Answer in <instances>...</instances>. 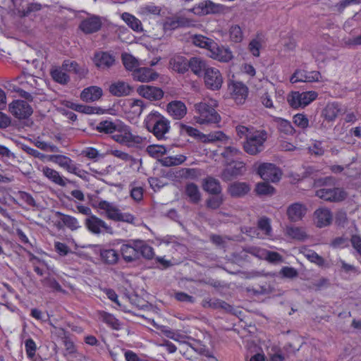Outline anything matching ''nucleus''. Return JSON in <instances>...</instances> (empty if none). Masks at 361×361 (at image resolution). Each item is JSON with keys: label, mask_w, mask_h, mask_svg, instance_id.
Returning <instances> with one entry per match:
<instances>
[{"label": "nucleus", "mask_w": 361, "mask_h": 361, "mask_svg": "<svg viewBox=\"0 0 361 361\" xmlns=\"http://www.w3.org/2000/svg\"><path fill=\"white\" fill-rule=\"evenodd\" d=\"M185 194L192 202H199L200 200V192L197 185L193 183H190L185 186Z\"/></svg>", "instance_id": "obj_40"}, {"label": "nucleus", "mask_w": 361, "mask_h": 361, "mask_svg": "<svg viewBox=\"0 0 361 361\" xmlns=\"http://www.w3.org/2000/svg\"><path fill=\"white\" fill-rule=\"evenodd\" d=\"M171 68L178 73H185L188 71L189 59L180 55H176L169 61Z\"/></svg>", "instance_id": "obj_25"}, {"label": "nucleus", "mask_w": 361, "mask_h": 361, "mask_svg": "<svg viewBox=\"0 0 361 361\" xmlns=\"http://www.w3.org/2000/svg\"><path fill=\"white\" fill-rule=\"evenodd\" d=\"M316 195L325 201L341 202L345 199L347 194L343 189L334 188L318 190Z\"/></svg>", "instance_id": "obj_10"}, {"label": "nucleus", "mask_w": 361, "mask_h": 361, "mask_svg": "<svg viewBox=\"0 0 361 361\" xmlns=\"http://www.w3.org/2000/svg\"><path fill=\"white\" fill-rule=\"evenodd\" d=\"M61 68H54L51 71V75L54 81L61 85H66L69 80L70 77Z\"/></svg>", "instance_id": "obj_41"}, {"label": "nucleus", "mask_w": 361, "mask_h": 361, "mask_svg": "<svg viewBox=\"0 0 361 361\" xmlns=\"http://www.w3.org/2000/svg\"><path fill=\"white\" fill-rule=\"evenodd\" d=\"M118 124H116L112 121L106 120L101 121L97 125L96 129L100 133H104L106 134L113 133L116 132Z\"/></svg>", "instance_id": "obj_43"}, {"label": "nucleus", "mask_w": 361, "mask_h": 361, "mask_svg": "<svg viewBox=\"0 0 361 361\" xmlns=\"http://www.w3.org/2000/svg\"><path fill=\"white\" fill-rule=\"evenodd\" d=\"M101 215L114 221L133 223L135 218L128 213H122L113 204H97Z\"/></svg>", "instance_id": "obj_4"}, {"label": "nucleus", "mask_w": 361, "mask_h": 361, "mask_svg": "<svg viewBox=\"0 0 361 361\" xmlns=\"http://www.w3.org/2000/svg\"><path fill=\"white\" fill-rule=\"evenodd\" d=\"M300 95L299 92H293L288 97V102L294 109L300 107Z\"/></svg>", "instance_id": "obj_60"}, {"label": "nucleus", "mask_w": 361, "mask_h": 361, "mask_svg": "<svg viewBox=\"0 0 361 361\" xmlns=\"http://www.w3.org/2000/svg\"><path fill=\"white\" fill-rule=\"evenodd\" d=\"M137 93L150 101L160 100L164 97L163 90L157 87L142 85L137 87Z\"/></svg>", "instance_id": "obj_13"}, {"label": "nucleus", "mask_w": 361, "mask_h": 361, "mask_svg": "<svg viewBox=\"0 0 361 361\" xmlns=\"http://www.w3.org/2000/svg\"><path fill=\"white\" fill-rule=\"evenodd\" d=\"M100 319L113 329L118 330L121 328L119 321L111 314L102 312L100 313Z\"/></svg>", "instance_id": "obj_44"}, {"label": "nucleus", "mask_w": 361, "mask_h": 361, "mask_svg": "<svg viewBox=\"0 0 361 361\" xmlns=\"http://www.w3.org/2000/svg\"><path fill=\"white\" fill-rule=\"evenodd\" d=\"M203 75L205 86L208 89L212 90L221 89L224 78L219 69L209 66Z\"/></svg>", "instance_id": "obj_7"}, {"label": "nucleus", "mask_w": 361, "mask_h": 361, "mask_svg": "<svg viewBox=\"0 0 361 361\" xmlns=\"http://www.w3.org/2000/svg\"><path fill=\"white\" fill-rule=\"evenodd\" d=\"M209 67L206 60L200 56H192L189 59L188 71L195 75L201 77Z\"/></svg>", "instance_id": "obj_19"}, {"label": "nucleus", "mask_w": 361, "mask_h": 361, "mask_svg": "<svg viewBox=\"0 0 361 361\" xmlns=\"http://www.w3.org/2000/svg\"><path fill=\"white\" fill-rule=\"evenodd\" d=\"M102 90L97 86H90L82 90L80 98L85 102H94L102 96Z\"/></svg>", "instance_id": "obj_29"}, {"label": "nucleus", "mask_w": 361, "mask_h": 361, "mask_svg": "<svg viewBox=\"0 0 361 361\" xmlns=\"http://www.w3.org/2000/svg\"><path fill=\"white\" fill-rule=\"evenodd\" d=\"M258 173L261 178L267 181L278 182L282 173L279 168L271 163H263L258 168Z\"/></svg>", "instance_id": "obj_8"}, {"label": "nucleus", "mask_w": 361, "mask_h": 361, "mask_svg": "<svg viewBox=\"0 0 361 361\" xmlns=\"http://www.w3.org/2000/svg\"><path fill=\"white\" fill-rule=\"evenodd\" d=\"M9 112L16 118L24 119L32 114V109L29 104L23 100H15L8 105Z\"/></svg>", "instance_id": "obj_9"}, {"label": "nucleus", "mask_w": 361, "mask_h": 361, "mask_svg": "<svg viewBox=\"0 0 361 361\" xmlns=\"http://www.w3.org/2000/svg\"><path fill=\"white\" fill-rule=\"evenodd\" d=\"M166 111L173 119L180 120L186 115L187 107L183 102L175 100L166 105Z\"/></svg>", "instance_id": "obj_20"}, {"label": "nucleus", "mask_w": 361, "mask_h": 361, "mask_svg": "<svg viewBox=\"0 0 361 361\" xmlns=\"http://www.w3.org/2000/svg\"><path fill=\"white\" fill-rule=\"evenodd\" d=\"M132 75L135 80L142 82L152 81L158 78V74L149 68H136Z\"/></svg>", "instance_id": "obj_21"}, {"label": "nucleus", "mask_w": 361, "mask_h": 361, "mask_svg": "<svg viewBox=\"0 0 361 361\" xmlns=\"http://www.w3.org/2000/svg\"><path fill=\"white\" fill-rule=\"evenodd\" d=\"M274 121L279 131L286 135H292L295 132V130L290 121L281 118H276Z\"/></svg>", "instance_id": "obj_42"}, {"label": "nucleus", "mask_w": 361, "mask_h": 361, "mask_svg": "<svg viewBox=\"0 0 361 361\" xmlns=\"http://www.w3.org/2000/svg\"><path fill=\"white\" fill-rule=\"evenodd\" d=\"M255 191L259 195H271L274 193L275 189L267 183H259L257 185Z\"/></svg>", "instance_id": "obj_48"}, {"label": "nucleus", "mask_w": 361, "mask_h": 361, "mask_svg": "<svg viewBox=\"0 0 361 361\" xmlns=\"http://www.w3.org/2000/svg\"><path fill=\"white\" fill-rule=\"evenodd\" d=\"M44 287L50 288L53 291L63 292L61 285L51 276H47L41 281Z\"/></svg>", "instance_id": "obj_45"}, {"label": "nucleus", "mask_w": 361, "mask_h": 361, "mask_svg": "<svg viewBox=\"0 0 361 361\" xmlns=\"http://www.w3.org/2000/svg\"><path fill=\"white\" fill-rule=\"evenodd\" d=\"M321 78V74L319 71L307 72L302 70H297L291 76L290 81L292 83L297 82H312L319 81Z\"/></svg>", "instance_id": "obj_16"}, {"label": "nucleus", "mask_w": 361, "mask_h": 361, "mask_svg": "<svg viewBox=\"0 0 361 361\" xmlns=\"http://www.w3.org/2000/svg\"><path fill=\"white\" fill-rule=\"evenodd\" d=\"M294 123L302 129H305L308 127L309 120L307 116L303 114H297L293 116Z\"/></svg>", "instance_id": "obj_55"}, {"label": "nucleus", "mask_w": 361, "mask_h": 361, "mask_svg": "<svg viewBox=\"0 0 361 361\" xmlns=\"http://www.w3.org/2000/svg\"><path fill=\"white\" fill-rule=\"evenodd\" d=\"M308 151L311 154L316 156H322L325 149L322 147V142L319 140H314L312 144L308 147Z\"/></svg>", "instance_id": "obj_53"}, {"label": "nucleus", "mask_w": 361, "mask_h": 361, "mask_svg": "<svg viewBox=\"0 0 361 361\" xmlns=\"http://www.w3.org/2000/svg\"><path fill=\"white\" fill-rule=\"evenodd\" d=\"M306 209L303 204H291L287 210L288 218L292 221H297L305 214Z\"/></svg>", "instance_id": "obj_31"}, {"label": "nucleus", "mask_w": 361, "mask_h": 361, "mask_svg": "<svg viewBox=\"0 0 361 361\" xmlns=\"http://www.w3.org/2000/svg\"><path fill=\"white\" fill-rule=\"evenodd\" d=\"M208 56L212 59L222 63H228L233 58V53L229 48L219 47L216 42H215L214 47L211 49Z\"/></svg>", "instance_id": "obj_12"}, {"label": "nucleus", "mask_w": 361, "mask_h": 361, "mask_svg": "<svg viewBox=\"0 0 361 361\" xmlns=\"http://www.w3.org/2000/svg\"><path fill=\"white\" fill-rule=\"evenodd\" d=\"M258 228L264 232L267 236H270L271 233V227L270 220L268 218H262L258 221Z\"/></svg>", "instance_id": "obj_56"}, {"label": "nucleus", "mask_w": 361, "mask_h": 361, "mask_svg": "<svg viewBox=\"0 0 361 361\" xmlns=\"http://www.w3.org/2000/svg\"><path fill=\"white\" fill-rule=\"evenodd\" d=\"M261 257L271 263H278L282 262V256L276 252L262 250Z\"/></svg>", "instance_id": "obj_49"}, {"label": "nucleus", "mask_w": 361, "mask_h": 361, "mask_svg": "<svg viewBox=\"0 0 361 361\" xmlns=\"http://www.w3.org/2000/svg\"><path fill=\"white\" fill-rule=\"evenodd\" d=\"M121 18L125 21V23L134 31L138 32L142 31V25L141 21L134 16L128 13H123L121 16Z\"/></svg>", "instance_id": "obj_36"}, {"label": "nucleus", "mask_w": 361, "mask_h": 361, "mask_svg": "<svg viewBox=\"0 0 361 361\" xmlns=\"http://www.w3.org/2000/svg\"><path fill=\"white\" fill-rule=\"evenodd\" d=\"M57 214L61 216V221L71 230L74 231L80 227L79 224L75 218L68 215L62 214L59 212H57Z\"/></svg>", "instance_id": "obj_50"}, {"label": "nucleus", "mask_w": 361, "mask_h": 361, "mask_svg": "<svg viewBox=\"0 0 361 361\" xmlns=\"http://www.w3.org/2000/svg\"><path fill=\"white\" fill-rule=\"evenodd\" d=\"M109 91L115 97H125L130 94L133 87L126 82L117 81L109 85Z\"/></svg>", "instance_id": "obj_23"}, {"label": "nucleus", "mask_w": 361, "mask_h": 361, "mask_svg": "<svg viewBox=\"0 0 361 361\" xmlns=\"http://www.w3.org/2000/svg\"><path fill=\"white\" fill-rule=\"evenodd\" d=\"M181 130H184L188 135L194 137H206V135L201 133L197 129L185 124L180 125Z\"/></svg>", "instance_id": "obj_57"}, {"label": "nucleus", "mask_w": 361, "mask_h": 361, "mask_svg": "<svg viewBox=\"0 0 361 361\" xmlns=\"http://www.w3.org/2000/svg\"><path fill=\"white\" fill-rule=\"evenodd\" d=\"M14 91L18 92L20 97H23L29 102H32L33 100V96L38 94L36 90L27 91L20 87L14 88Z\"/></svg>", "instance_id": "obj_59"}, {"label": "nucleus", "mask_w": 361, "mask_h": 361, "mask_svg": "<svg viewBox=\"0 0 361 361\" xmlns=\"http://www.w3.org/2000/svg\"><path fill=\"white\" fill-rule=\"evenodd\" d=\"M245 170V164L243 161H236L234 162L233 165L226 167L222 171L221 177L224 180L229 181L243 175Z\"/></svg>", "instance_id": "obj_15"}, {"label": "nucleus", "mask_w": 361, "mask_h": 361, "mask_svg": "<svg viewBox=\"0 0 361 361\" xmlns=\"http://www.w3.org/2000/svg\"><path fill=\"white\" fill-rule=\"evenodd\" d=\"M102 260L108 264H115L118 262L119 255L114 249H102L100 250Z\"/></svg>", "instance_id": "obj_34"}, {"label": "nucleus", "mask_w": 361, "mask_h": 361, "mask_svg": "<svg viewBox=\"0 0 361 361\" xmlns=\"http://www.w3.org/2000/svg\"><path fill=\"white\" fill-rule=\"evenodd\" d=\"M49 160L57 164L68 172L74 173L81 178H86L87 173L80 169L69 157L60 154L51 155Z\"/></svg>", "instance_id": "obj_6"}, {"label": "nucleus", "mask_w": 361, "mask_h": 361, "mask_svg": "<svg viewBox=\"0 0 361 361\" xmlns=\"http://www.w3.org/2000/svg\"><path fill=\"white\" fill-rule=\"evenodd\" d=\"M332 221L330 211L326 208H319L314 212V223L319 228L329 226Z\"/></svg>", "instance_id": "obj_24"}, {"label": "nucleus", "mask_w": 361, "mask_h": 361, "mask_svg": "<svg viewBox=\"0 0 361 361\" xmlns=\"http://www.w3.org/2000/svg\"><path fill=\"white\" fill-rule=\"evenodd\" d=\"M85 225L90 231L95 234H99L103 231L109 234H113L114 233L113 228L111 226L95 216H90L87 218Z\"/></svg>", "instance_id": "obj_11"}, {"label": "nucleus", "mask_w": 361, "mask_h": 361, "mask_svg": "<svg viewBox=\"0 0 361 361\" xmlns=\"http://www.w3.org/2000/svg\"><path fill=\"white\" fill-rule=\"evenodd\" d=\"M42 172L47 178L60 186H66L71 182L68 179L60 176L58 171L47 166L43 167Z\"/></svg>", "instance_id": "obj_30"}, {"label": "nucleus", "mask_w": 361, "mask_h": 361, "mask_svg": "<svg viewBox=\"0 0 361 361\" xmlns=\"http://www.w3.org/2000/svg\"><path fill=\"white\" fill-rule=\"evenodd\" d=\"M135 247L139 252V257L142 255L147 259H151L154 257V252L153 248L142 240H135Z\"/></svg>", "instance_id": "obj_37"}, {"label": "nucleus", "mask_w": 361, "mask_h": 361, "mask_svg": "<svg viewBox=\"0 0 361 361\" xmlns=\"http://www.w3.org/2000/svg\"><path fill=\"white\" fill-rule=\"evenodd\" d=\"M271 361H283L284 357L281 354V350L276 346H273L268 353Z\"/></svg>", "instance_id": "obj_62"}, {"label": "nucleus", "mask_w": 361, "mask_h": 361, "mask_svg": "<svg viewBox=\"0 0 361 361\" xmlns=\"http://www.w3.org/2000/svg\"><path fill=\"white\" fill-rule=\"evenodd\" d=\"M122 61L125 68L129 71H132L139 66L138 61L133 56L129 54H123Z\"/></svg>", "instance_id": "obj_46"}, {"label": "nucleus", "mask_w": 361, "mask_h": 361, "mask_svg": "<svg viewBox=\"0 0 361 361\" xmlns=\"http://www.w3.org/2000/svg\"><path fill=\"white\" fill-rule=\"evenodd\" d=\"M61 68L64 71L74 73L80 77H84L87 73V71L85 69L81 68L79 65L73 61H65L63 63Z\"/></svg>", "instance_id": "obj_35"}, {"label": "nucleus", "mask_w": 361, "mask_h": 361, "mask_svg": "<svg viewBox=\"0 0 361 361\" xmlns=\"http://www.w3.org/2000/svg\"><path fill=\"white\" fill-rule=\"evenodd\" d=\"M250 190V185L243 182H234L228 188V192L234 197H243L247 194Z\"/></svg>", "instance_id": "obj_28"}, {"label": "nucleus", "mask_w": 361, "mask_h": 361, "mask_svg": "<svg viewBox=\"0 0 361 361\" xmlns=\"http://www.w3.org/2000/svg\"><path fill=\"white\" fill-rule=\"evenodd\" d=\"M217 102L214 99H204L194 105L196 115L195 119L200 124H216L220 120V116L215 110Z\"/></svg>", "instance_id": "obj_1"}, {"label": "nucleus", "mask_w": 361, "mask_h": 361, "mask_svg": "<svg viewBox=\"0 0 361 361\" xmlns=\"http://www.w3.org/2000/svg\"><path fill=\"white\" fill-rule=\"evenodd\" d=\"M279 274L284 278L293 279L298 276V271L293 267H283Z\"/></svg>", "instance_id": "obj_61"}, {"label": "nucleus", "mask_w": 361, "mask_h": 361, "mask_svg": "<svg viewBox=\"0 0 361 361\" xmlns=\"http://www.w3.org/2000/svg\"><path fill=\"white\" fill-rule=\"evenodd\" d=\"M93 62L101 70H107L115 63V57L106 51H98L94 54Z\"/></svg>", "instance_id": "obj_14"}, {"label": "nucleus", "mask_w": 361, "mask_h": 361, "mask_svg": "<svg viewBox=\"0 0 361 361\" xmlns=\"http://www.w3.org/2000/svg\"><path fill=\"white\" fill-rule=\"evenodd\" d=\"M230 38L234 42H240L243 39V32L238 25H233L229 30Z\"/></svg>", "instance_id": "obj_54"}, {"label": "nucleus", "mask_w": 361, "mask_h": 361, "mask_svg": "<svg viewBox=\"0 0 361 361\" xmlns=\"http://www.w3.org/2000/svg\"><path fill=\"white\" fill-rule=\"evenodd\" d=\"M203 189L213 195H218L221 192L219 181L212 177H207L204 180Z\"/></svg>", "instance_id": "obj_33"}, {"label": "nucleus", "mask_w": 361, "mask_h": 361, "mask_svg": "<svg viewBox=\"0 0 361 361\" xmlns=\"http://www.w3.org/2000/svg\"><path fill=\"white\" fill-rule=\"evenodd\" d=\"M243 154L242 152L234 146H228L224 148L221 155L227 161H233L234 159L239 158Z\"/></svg>", "instance_id": "obj_39"}, {"label": "nucleus", "mask_w": 361, "mask_h": 361, "mask_svg": "<svg viewBox=\"0 0 361 361\" xmlns=\"http://www.w3.org/2000/svg\"><path fill=\"white\" fill-rule=\"evenodd\" d=\"M144 123L147 130L158 140L165 139V135L171 128L170 121L168 118L156 111L149 113L146 116Z\"/></svg>", "instance_id": "obj_2"}, {"label": "nucleus", "mask_w": 361, "mask_h": 361, "mask_svg": "<svg viewBox=\"0 0 361 361\" xmlns=\"http://www.w3.org/2000/svg\"><path fill=\"white\" fill-rule=\"evenodd\" d=\"M192 43L200 48L206 49L209 52L215 46V42L202 35H195L192 37Z\"/></svg>", "instance_id": "obj_32"}, {"label": "nucleus", "mask_w": 361, "mask_h": 361, "mask_svg": "<svg viewBox=\"0 0 361 361\" xmlns=\"http://www.w3.org/2000/svg\"><path fill=\"white\" fill-rule=\"evenodd\" d=\"M176 19H177L176 22H178L179 27H191L195 25L194 20L180 13L176 15Z\"/></svg>", "instance_id": "obj_58"}, {"label": "nucleus", "mask_w": 361, "mask_h": 361, "mask_svg": "<svg viewBox=\"0 0 361 361\" xmlns=\"http://www.w3.org/2000/svg\"><path fill=\"white\" fill-rule=\"evenodd\" d=\"M285 234L295 240H302L307 238L305 231L299 227L287 226L285 228Z\"/></svg>", "instance_id": "obj_38"}, {"label": "nucleus", "mask_w": 361, "mask_h": 361, "mask_svg": "<svg viewBox=\"0 0 361 361\" xmlns=\"http://www.w3.org/2000/svg\"><path fill=\"white\" fill-rule=\"evenodd\" d=\"M101 26L100 19L98 17L93 16L84 20L80 27L84 32L90 34L98 31Z\"/></svg>", "instance_id": "obj_27"}, {"label": "nucleus", "mask_w": 361, "mask_h": 361, "mask_svg": "<svg viewBox=\"0 0 361 361\" xmlns=\"http://www.w3.org/2000/svg\"><path fill=\"white\" fill-rule=\"evenodd\" d=\"M300 103L301 106L300 107H305L307 106L309 104H310L312 101L316 99V98L318 96L317 92L314 91H308V92H300Z\"/></svg>", "instance_id": "obj_47"}, {"label": "nucleus", "mask_w": 361, "mask_h": 361, "mask_svg": "<svg viewBox=\"0 0 361 361\" xmlns=\"http://www.w3.org/2000/svg\"><path fill=\"white\" fill-rule=\"evenodd\" d=\"M228 90L238 104H242L247 96L248 89L240 82H232L228 85Z\"/></svg>", "instance_id": "obj_17"}, {"label": "nucleus", "mask_w": 361, "mask_h": 361, "mask_svg": "<svg viewBox=\"0 0 361 361\" xmlns=\"http://www.w3.org/2000/svg\"><path fill=\"white\" fill-rule=\"evenodd\" d=\"M120 251L123 259L126 262H133L139 259V252L135 247V240L131 243L122 245Z\"/></svg>", "instance_id": "obj_22"}, {"label": "nucleus", "mask_w": 361, "mask_h": 361, "mask_svg": "<svg viewBox=\"0 0 361 361\" xmlns=\"http://www.w3.org/2000/svg\"><path fill=\"white\" fill-rule=\"evenodd\" d=\"M226 138L225 135L222 132H216L215 133H210L206 135V137H202L204 142H212L218 140H223Z\"/></svg>", "instance_id": "obj_63"}, {"label": "nucleus", "mask_w": 361, "mask_h": 361, "mask_svg": "<svg viewBox=\"0 0 361 361\" xmlns=\"http://www.w3.org/2000/svg\"><path fill=\"white\" fill-rule=\"evenodd\" d=\"M235 131L237 135L240 138L245 137L246 140L250 135H252V133L250 132V129L248 127L245 126L238 125L235 127Z\"/></svg>", "instance_id": "obj_64"}, {"label": "nucleus", "mask_w": 361, "mask_h": 361, "mask_svg": "<svg viewBox=\"0 0 361 361\" xmlns=\"http://www.w3.org/2000/svg\"><path fill=\"white\" fill-rule=\"evenodd\" d=\"M130 107L131 112L135 116H139L145 109V105L144 102L141 99H133L130 104Z\"/></svg>", "instance_id": "obj_52"}, {"label": "nucleus", "mask_w": 361, "mask_h": 361, "mask_svg": "<svg viewBox=\"0 0 361 361\" xmlns=\"http://www.w3.org/2000/svg\"><path fill=\"white\" fill-rule=\"evenodd\" d=\"M146 152L152 157L157 158L166 153V149L163 145H149L147 147Z\"/></svg>", "instance_id": "obj_51"}, {"label": "nucleus", "mask_w": 361, "mask_h": 361, "mask_svg": "<svg viewBox=\"0 0 361 361\" xmlns=\"http://www.w3.org/2000/svg\"><path fill=\"white\" fill-rule=\"evenodd\" d=\"M345 110L342 108L341 105L336 103H329L323 109L322 111V116L327 121L332 122L339 116L343 114Z\"/></svg>", "instance_id": "obj_18"}, {"label": "nucleus", "mask_w": 361, "mask_h": 361, "mask_svg": "<svg viewBox=\"0 0 361 361\" xmlns=\"http://www.w3.org/2000/svg\"><path fill=\"white\" fill-rule=\"evenodd\" d=\"M267 140V133L265 130L255 131L243 142V149L248 154L255 156L264 149V142Z\"/></svg>", "instance_id": "obj_3"}, {"label": "nucleus", "mask_w": 361, "mask_h": 361, "mask_svg": "<svg viewBox=\"0 0 361 361\" xmlns=\"http://www.w3.org/2000/svg\"><path fill=\"white\" fill-rule=\"evenodd\" d=\"M220 10L221 6L219 4H216L209 0H207L200 3L197 8H193L191 11L202 15H207L218 13Z\"/></svg>", "instance_id": "obj_26"}, {"label": "nucleus", "mask_w": 361, "mask_h": 361, "mask_svg": "<svg viewBox=\"0 0 361 361\" xmlns=\"http://www.w3.org/2000/svg\"><path fill=\"white\" fill-rule=\"evenodd\" d=\"M116 132L117 133L112 136L113 139L120 144L128 146H131L132 144H142L145 140L141 136L132 134L128 126L121 123L118 124Z\"/></svg>", "instance_id": "obj_5"}]
</instances>
